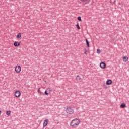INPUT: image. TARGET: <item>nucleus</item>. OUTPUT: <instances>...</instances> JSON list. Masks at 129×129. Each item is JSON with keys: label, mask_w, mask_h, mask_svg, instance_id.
Listing matches in <instances>:
<instances>
[{"label": "nucleus", "mask_w": 129, "mask_h": 129, "mask_svg": "<svg viewBox=\"0 0 129 129\" xmlns=\"http://www.w3.org/2000/svg\"><path fill=\"white\" fill-rule=\"evenodd\" d=\"M39 94H41V95H45V94L42 92H40Z\"/></svg>", "instance_id": "412c9836"}, {"label": "nucleus", "mask_w": 129, "mask_h": 129, "mask_svg": "<svg viewBox=\"0 0 129 129\" xmlns=\"http://www.w3.org/2000/svg\"><path fill=\"white\" fill-rule=\"evenodd\" d=\"M66 111L67 113H69V114H73V113H74V110H73L71 107H68Z\"/></svg>", "instance_id": "f03ea898"}, {"label": "nucleus", "mask_w": 129, "mask_h": 129, "mask_svg": "<svg viewBox=\"0 0 129 129\" xmlns=\"http://www.w3.org/2000/svg\"><path fill=\"white\" fill-rule=\"evenodd\" d=\"M48 122L49 120L48 119H45L43 122V127H45V126H47V125L48 124Z\"/></svg>", "instance_id": "0eeeda50"}, {"label": "nucleus", "mask_w": 129, "mask_h": 129, "mask_svg": "<svg viewBox=\"0 0 129 129\" xmlns=\"http://www.w3.org/2000/svg\"><path fill=\"white\" fill-rule=\"evenodd\" d=\"M76 80H77V81H79L80 82V81H81V78L80 77V76H79V75H78L76 77Z\"/></svg>", "instance_id": "1a4fd4ad"}, {"label": "nucleus", "mask_w": 129, "mask_h": 129, "mask_svg": "<svg viewBox=\"0 0 129 129\" xmlns=\"http://www.w3.org/2000/svg\"><path fill=\"white\" fill-rule=\"evenodd\" d=\"M128 60V58L126 56H124L123 57V62H126Z\"/></svg>", "instance_id": "9d476101"}, {"label": "nucleus", "mask_w": 129, "mask_h": 129, "mask_svg": "<svg viewBox=\"0 0 129 129\" xmlns=\"http://www.w3.org/2000/svg\"><path fill=\"white\" fill-rule=\"evenodd\" d=\"M85 54L86 55H87V50H86V49H85Z\"/></svg>", "instance_id": "4be33fe9"}, {"label": "nucleus", "mask_w": 129, "mask_h": 129, "mask_svg": "<svg viewBox=\"0 0 129 129\" xmlns=\"http://www.w3.org/2000/svg\"><path fill=\"white\" fill-rule=\"evenodd\" d=\"M15 72H17V73H20L21 70V66H16L15 67Z\"/></svg>", "instance_id": "7ed1b4c3"}, {"label": "nucleus", "mask_w": 129, "mask_h": 129, "mask_svg": "<svg viewBox=\"0 0 129 129\" xmlns=\"http://www.w3.org/2000/svg\"><path fill=\"white\" fill-rule=\"evenodd\" d=\"M2 114V111L0 110V115Z\"/></svg>", "instance_id": "b1692460"}, {"label": "nucleus", "mask_w": 129, "mask_h": 129, "mask_svg": "<svg viewBox=\"0 0 129 129\" xmlns=\"http://www.w3.org/2000/svg\"><path fill=\"white\" fill-rule=\"evenodd\" d=\"M106 84L107 85H110V84H112V80H111L110 79L107 80V81H106Z\"/></svg>", "instance_id": "6e6552de"}, {"label": "nucleus", "mask_w": 129, "mask_h": 129, "mask_svg": "<svg viewBox=\"0 0 129 129\" xmlns=\"http://www.w3.org/2000/svg\"><path fill=\"white\" fill-rule=\"evenodd\" d=\"M77 20H78V21H79L80 22H81V21H82V20H81V17L78 16V17H77Z\"/></svg>", "instance_id": "a211bd4d"}, {"label": "nucleus", "mask_w": 129, "mask_h": 129, "mask_svg": "<svg viewBox=\"0 0 129 129\" xmlns=\"http://www.w3.org/2000/svg\"><path fill=\"white\" fill-rule=\"evenodd\" d=\"M15 97H19L21 96V92L20 91H16L14 94Z\"/></svg>", "instance_id": "39448f33"}, {"label": "nucleus", "mask_w": 129, "mask_h": 129, "mask_svg": "<svg viewBox=\"0 0 129 129\" xmlns=\"http://www.w3.org/2000/svg\"><path fill=\"white\" fill-rule=\"evenodd\" d=\"M40 92H41V90H40V89H38V93H40Z\"/></svg>", "instance_id": "5701e85b"}, {"label": "nucleus", "mask_w": 129, "mask_h": 129, "mask_svg": "<svg viewBox=\"0 0 129 129\" xmlns=\"http://www.w3.org/2000/svg\"><path fill=\"white\" fill-rule=\"evenodd\" d=\"M82 3H85V4H87L88 3H89V1L90 0H80Z\"/></svg>", "instance_id": "ddd939ff"}, {"label": "nucleus", "mask_w": 129, "mask_h": 129, "mask_svg": "<svg viewBox=\"0 0 129 129\" xmlns=\"http://www.w3.org/2000/svg\"><path fill=\"white\" fill-rule=\"evenodd\" d=\"M48 92L47 91V90H46L44 92V95H49V93H48Z\"/></svg>", "instance_id": "f3484780"}, {"label": "nucleus", "mask_w": 129, "mask_h": 129, "mask_svg": "<svg viewBox=\"0 0 129 129\" xmlns=\"http://www.w3.org/2000/svg\"><path fill=\"white\" fill-rule=\"evenodd\" d=\"M85 40H86V45H87V47L88 48H89V47H90V46H89V41H88V40H87V38H86Z\"/></svg>", "instance_id": "f8f14e48"}, {"label": "nucleus", "mask_w": 129, "mask_h": 129, "mask_svg": "<svg viewBox=\"0 0 129 129\" xmlns=\"http://www.w3.org/2000/svg\"><path fill=\"white\" fill-rule=\"evenodd\" d=\"M79 123H80V121L78 119L76 118L73 120L71 121L70 123L71 126H72V127H74V128H75L79 125Z\"/></svg>", "instance_id": "f257e3e1"}, {"label": "nucleus", "mask_w": 129, "mask_h": 129, "mask_svg": "<svg viewBox=\"0 0 129 129\" xmlns=\"http://www.w3.org/2000/svg\"><path fill=\"white\" fill-rule=\"evenodd\" d=\"M13 45L14 47H19V46L21 45V42H19V41H15Z\"/></svg>", "instance_id": "423d86ee"}, {"label": "nucleus", "mask_w": 129, "mask_h": 129, "mask_svg": "<svg viewBox=\"0 0 129 129\" xmlns=\"http://www.w3.org/2000/svg\"><path fill=\"white\" fill-rule=\"evenodd\" d=\"M21 37H22V35L21 34V33H18L16 36L17 39L21 38Z\"/></svg>", "instance_id": "4468645a"}, {"label": "nucleus", "mask_w": 129, "mask_h": 129, "mask_svg": "<svg viewBox=\"0 0 129 129\" xmlns=\"http://www.w3.org/2000/svg\"><path fill=\"white\" fill-rule=\"evenodd\" d=\"M11 112H12V111H6L7 115H8V116H10Z\"/></svg>", "instance_id": "2eb2a0df"}, {"label": "nucleus", "mask_w": 129, "mask_h": 129, "mask_svg": "<svg viewBox=\"0 0 129 129\" xmlns=\"http://www.w3.org/2000/svg\"><path fill=\"white\" fill-rule=\"evenodd\" d=\"M101 52V51L99 49H97V53L98 54H100Z\"/></svg>", "instance_id": "aec40b11"}, {"label": "nucleus", "mask_w": 129, "mask_h": 129, "mask_svg": "<svg viewBox=\"0 0 129 129\" xmlns=\"http://www.w3.org/2000/svg\"><path fill=\"white\" fill-rule=\"evenodd\" d=\"M121 108H124V107H126V104L124 103H122L120 105Z\"/></svg>", "instance_id": "9b49d317"}, {"label": "nucleus", "mask_w": 129, "mask_h": 129, "mask_svg": "<svg viewBox=\"0 0 129 129\" xmlns=\"http://www.w3.org/2000/svg\"><path fill=\"white\" fill-rule=\"evenodd\" d=\"M47 91L48 92H52V89H50V88H47L46 89Z\"/></svg>", "instance_id": "6ab92c4d"}, {"label": "nucleus", "mask_w": 129, "mask_h": 129, "mask_svg": "<svg viewBox=\"0 0 129 129\" xmlns=\"http://www.w3.org/2000/svg\"><path fill=\"white\" fill-rule=\"evenodd\" d=\"M100 67H101V68H102V69H105V68H106V64L103 61L101 62L100 63Z\"/></svg>", "instance_id": "20e7f679"}, {"label": "nucleus", "mask_w": 129, "mask_h": 129, "mask_svg": "<svg viewBox=\"0 0 129 129\" xmlns=\"http://www.w3.org/2000/svg\"><path fill=\"white\" fill-rule=\"evenodd\" d=\"M76 27L78 30H80V26H79V23H77V24H76Z\"/></svg>", "instance_id": "dca6fc26"}]
</instances>
